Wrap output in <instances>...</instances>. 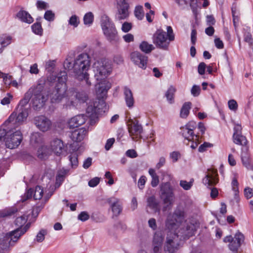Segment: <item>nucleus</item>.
Segmentation results:
<instances>
[{
    "instance_id": "1",
    "label": "nucleus",
    "mask_w": 253,
    "mask_h": 253,
    "mask_svg": "<svg viewBox=\"0 0 253 253\" xmlns=\"http://www.w3.org/2000/svg\"><path fill=\"white\" fill-rule=\"evenodd\" d=\"M93 68L96 80L100 81L97 87V93L103 97L111 87V84L105 80L111 72V65L107 60L101 59L94 63Z\"/></svg>"
},
{
    "instance_id": "2",
    "label": "nucleus",
    "mask_w": 253,
    "mask_h": 253,
    "mask_svg": "<svg viewBox=\"0 0 253 253\" xmlns=\"http://www.w3.org/2000/svg\"><path fill=\"white\" fill-rule=\"evenodd\" d=\"M90 66V58L86 53H82L76 58L74 61V74L80 80H84L88 86L91 83L88 80L89 75L87 71Z\"/></svg>"
},
{
    "instance_id": "3",
    "label": "nucleus",
    "mask_w": 253,
    "mask_h": 253,
    "mask_svg": "<svg viewBox=\"0 0 253 253\" xmlns=\"http://www.w3.org/2000/svg\"><path fill=\"white\" fill-rule=\"evenodd\" d=\"M167 32L163 30L158 29L153 34L152 41L153 43L158 48L168 50L170 42L174 40V34L171 26H167Z\"/></svg>"
},
{
    "instance_id": "4",
    "label": "nucleus",
    "mask_w": 253,
    "mask_h": 253,
    "mask_svg": "<svg viewBox=\"0 0 253 253\" xmlns=\"http://www.w3.org/2000/svg\"><path fill=\"white\" fill-rule=\"evenodd\" d=\"M58 83L56 84L54 89L50 95L52 103H58L65 97L67 87L66 81L67 78V73L64 72H60L58 75Z\"/></svg>"
},
{
    "instance_id": "5",
    "label": "nucleus",
    "mask_w": 253,
    "mask_h": 253,
    "mask_svg": "<svg viewBox=\"0 0 253 253\" xmlns=\"http://www.w3.org/2000/svg\"><path fill=\"white\" fill-rule=\"evenodd\" d=\"M160 188V197L165 204L163 208V211H166L172 204L174 197L173 188L169 182L162 183Z\"/></svg>"
},
{
    "instance_id": "6",
    "label": "nucleus",
    "mask_w": 253,
    "mask_h": 253,
    "mask_svg": "<svg viewBox=\"0 0 253 253\" xmlns=\"http://www.w3.org/2000/svg\"><path fill=\"white\" fill-rule=\"evenodd\" d=\"M33 95L32 99V107L35 110H39L42 108L45 102L47 100L48 97L43 93L42 88H38V85L34 87Z\"/></svg>"
},
{
    "instance_id": "7",
    "label": "nucleus",
    "mask_w": 253,
    "mask_h": 253,
    "mask_svg": "<svg viewBox=\"0 0 253 253\" xmlns=\"http://www.w3.org/2000/svg\"><path fill=\"white\" fill-rule=\"evenodd\" d=\"M17 112H13L9 116L5 123H8L9 127L15 123L20 124L26 119L28 115V110L26 108H17Z\"/></svg>"
},
{
    "instance_id": "8",
    "label": "nucleus",
    "mask_w": 253,
    "mask_h": 253,
    "mask_svg": "<svg viewBox=\"0 0 253 253\" xmlns=\"http://www.w3.org/2000/svg\"><path fill=\"white\" fill-rule=\"evenodd\" d=\"M196 123L194 121L188 122L184 126L180 128V133L185 139L189 141H194L199 139V136L195 134L194 130L196 128Z\"/></svg>"
},
{
    "instance_id": "9",
    "label": "nucleus",
    "mask_w": 253,
    "mask_h": 253,
    "mask_svg": "<svg viewBox=\"0 0 253 253\" xmlns=\"http://www.w3.org/2000/svg\"><path fill=\"white\" fill-rule=\"evenodd\" d=\"M178 235L174 233L168 234L165 245V251L167 253H174L178 249Z\"/></svg>"
},
{
    "instance_id": "10",
    "label": "nucleus",
    "mask_w": 253,
    "mask_h": 253,
    "mask_svg": "<svg viewBox=\"0 0 253 253\" xmlns=\"http://www.w3.org/2000/svg\"><path fill=\"white\" fill-rule=\"evenodd\" d=\"M22 139V134L19 130H16L9 136L4 138L5 145L6 147L10 149H14L18 147Z\"/></svg>"
},
{
    "instance_id": "11",
    "label": "nucleus",
    "mask_w": 253,
    "mask_h": 253,
    "mask_svg": "<svg viewBox=\"0 0 253 253\" xmlns=\"http://www.w3.org/2000/svg\"><path fill=\"white\" fill-rule=\"evenodd\" d=\"M130 58L134 65L143 69H146L148 62V57L146 55L135 51L130 53Z\"/></svg>"
},
{
    "instance_id": "12",
    "label": "nucleus",
    "mask_w": 253,
    "mask_h": 253,
    "mask_svg": "<svg viewBox=\"0 0 253 253\" xmlns=\"http://www.w3.org/2000/svg\"><path fill=\"white\" fill-rule=\"evenodd\" d=\"M127 126L128 132L133 140L141 137V134L143 132V128L137 120H129Z\"/></svg>"
},
{
    "instance_id": "13",
    "label": "nucleus",
    "mask_w": 253,
    "mask_h": 253,
    "mask_svg": "<svg viewBox=\"0 0 253 253\" xmlns=\"http://www.w3.org/2000/svg\"><path fill=\"white\" fill-rule=\"evenodd\" d=\"M43 191L40 186H37L34 189H29L26 193H25L24 197L22 198L21 201L22 202H25L27 199L31 198L33 196V198L35 200H40L43 196Z\"/></svg>"
},
{
    "instance_id": "14",
    "label": "nucleus",
    "mask_w": 253,
    "mask_h": 253,
    "mask_svg": "<svg viewBox=\"0 0 253 253\" xmlns=\"http://www.w3.org/2000/svg\"><path fill=\"white\" fill-rule=\"evenodd\" d=\"M36 126L42 131L48 130L51 125V121L44 116L35 117L34 119Z\"/></svg>"
},
{
    "instance_id": "15",
    "label": "nucleus",
    "mask_w": 253,
    "mask_h": 253,
    "mask_svg": "<svg viewBox=\"0 0 253 253\" xmlns=\"http://www.w3.org/2000/svg\"><path fill=\"white\" fill-rule=\"evenodd\" d=\"M71 94L73 98H71L70 103H67L68 106H75L74 102L72 100L74 98H76L79 102L82 103L85 102L88 99L87 93L83 90L76 91L74 89H72L70 90L68 94Z\"/></svg>"
},
{
    "instance_id": "16",
    "label": "nucleus",
    "mask_w": 253,
    "mask_h": 253,
    "mask_svg": "<svg viewBox=\"0 0 253 253\" xmlns=\"http://www.w3.org/2000/svg\"><path fill=\"white\" fill-rule=\"evenodd\" d=\"M105 102L103 99H99L98 101L93 103V105H89L86 109V113L88 117H91L94 114L100 112V110L103 109L105 106Z\"/></svg>"
},
{
    "instance_id": "17",
    "label": "nucleus",
    "mask_w": 253,
    "mask_h": 253,
    "mask_svg": "<svg viewBox=\"0 0 253 253\" xmlns=\"http://www.w3.org/2000/svg\"><path fill=\"white\" fill-rule=\"evenodd\" d=\"M244 237L241 232H237L234 236V239L228 245V248L233 253L238 252V249L241 245V241H243Z\"/></svg>"
},
{
    "instance_id": "18",
    "label": "nucleus",
    "mask_w": 253,
    "mask_h": 253,
    "mask_svg": "<svg viewBox=\"0 0 253 253\" xmlns=\"http://www.w3.org/2000/svg\"><path fill=\"white\" fill-rule=\"evenodd\" d=\"M57 77L54 75H50L45 78H41L38 82V88L41 87L44 90L48 89L49 86H51L56 81Z\"/></svg>"
},
{
    "instance_id": "19",
    "label": "nucleus",
    "mask_w": 253,
    "mask_h": 253,
    "mask_svg": "<svg viewBox=\"0 0 253 253\" xmlns=\"http://www.w3.org/2000/svg\"><path fill=\"white\" fill-rule=\"evenodd\" d=\"M217 176V170L209 169L208 173L203 178V182L205 185H207L208 187L214 186L218 181Z\"/></svg>"
},
{
    "instance_id": "20",
    "label": "nucleus",
    "mask_w": 253,
    "mask_h": 253,
    "mask_svg": "<svg viewBox=\"0 0 253 253\" xmlns=\"http://www.w3.org/2000/svg\"><path fill=\"white\" fill-rule=\"evenodd\" d=\"M107 202L110 205L112 211L115 216H118L122 211V205L120 200L115 197H111L107 200Z\"/></svg>"
},
{
    "instance_id": "21",
    "label": "nucleus",
    "mask_w": 253,
    "mask_h": 253,
    "mask_svg": "<svg viewBox=\"0 0 253 253\" xmlns=\"http://www.w3.org/2000/svg\"><path fill=\"white\" fill-rule=\"evenodd\" d=\"M29 227V225L27 224L23 229L18 228L16 230H15L7 234L6 238L8 239H10V240L9 241V244H11V242H16L20 238V237L27 231Z\"/></svg>"
},
{
    "instance_id": "22",
    "label": "nucleus",
    "mask_w": 253,
    "mask_h": 253,
    "mask_svg": "<svg viewBox=\"0 0 253 253\" xmlns=\"http://www.w3.org/2000/svg\"><path fill=\"white\" fill-rule=\"evenodd\" d=\"M50 146L52 150L57 156L60 155L66 150L62 141L57 138L54 139L51 141Z\"/></svg>"
},
{
    "instance_id": "23",
    "label": "nucleus",
    "mask_w": 253,
    "mask_h": 253,
    "mask_svg": "<svg viewBox=\"0 0 253 253\" xmlns=\"http://www.w3.org/2000/svg\"><path fill=\"white\" fill-rule=\"evenodd\" d=\"M86 116L81 114L72 118L68 122V126L70 128L77 127L85 123Z\"/></svg>"
},
{
    "instance_id": "24",
    "label": "nucleus",
    "mask_w": 253,
    "mask_h": 253,
    "mask_svg": "<svg viewBox=\"0 0 253 253\" xmlns=\"http://www.w3.org/2000/svg\"><path fill=\"white\" fill-rule=\"evenodd\" d=\"M107 39L110 42L116 41L118 39L117 31L115 25L111 26L103 30Z\"/></svg>"
},
{
    "instance_id": "25",
    "label": "nucleus",
    "mask_w": 253,
    "mask_h": 253,
    "mask_svg": "<svg viewBox=\"0 0 253 253\" xmlns=\"http://www.w3.org/2000/svg\"><path fill=\"white\" fill-rule=\"evenodd\" d=\"M86 132L87 131L85 128H81L73 131L70 137L74 141L80 142L83 140Z\"/></svg>"
},
{
    "instance_id": "26",
    "label": "nucleus",
    "mask_w": 253,
    "mask_h": 253,
    "mask_svg": "<svg viewBox=\"0 0 253 253\" xmlns=\"http://www.w3.org/2000/svg\"><path fill=\"white\" fill-rule=\"evenodd\" d=\"M124 94L127 106L128 108L132 107L134 105V99L131 90L127 86H125L124 88Z\"/></svg>"
},
{
    "instance_id": "27",
    "label": "nucleus",
    "mask_w": 253,
    "mask_h": 253,
    "mask_svg": "<svg viewBox=\"0 0 253 253\" xmlns=\"http://www.w3.org/2000/svg\"><path fill=\"white\" fill-rule=\"evenodd\" d=\"M179 225L180 224L176 221L173 216H172V214H169L168 215L166 221V227L167 229L175 232V230L178 228Z\"/></svg>"
},
{
    "instance_id": "28",
    "label": "nucleus",
    "mask_w": 253,
    "mask_h": 253,
    "mask_svg": "<svg viewBox=\"0 0 253 253\" xmlns=\"http://www.w3.org/2000/svg\"><path fill=\"white\" fill-rule=\"evenodd\" d=\"M147 207L153 210L155 212H160V207L159 202L157 200L155 196H151L147 199Z\"/></svg>"
},
{
    "instance_id": "29",
    "label": "nucleus",
    "mask_w": 253,
    "mask_h": 253,
    "mask_svg": "<svg viewBox=\"0 0 253 253\" xmlns=\"http://www.w3.org/2000/svg\"><path fill=\"white\" fill-rule=\"evenodd\" d=\"M17 17L22 22L27 23H31L33 22V18L31 15L27 11L21 10L17 14Z\"/></svg>"
},
{
    "instance_id": "30",
    "label": "nucleus",
    "mask_w": 253,
    "mask_h": 253,
    "mask_svg": "<svg viewBox=\"0 0 253 253\" xmlns=\"http://www.w3.org/2000/svg\"><path fill=\"white\" fill-rule=\"evenodd\" d=\"M241 159L243 164L248 169L252 168L250 164V156L248 152L247 149H243L241 153Z\"/></svg>"
},
{
    "instance_id": "31",
    "label": "nucleus",
    "mask_w": 253,
    "mask_h": 253,
    "mask_svg": "<svg viewBox=\"0 0 253 253\" xmlns=\"http://www.w3.org/2000/svg\"><path fill=\"white\" fill-rule=\"evenodd\" d=\"M139 47L142 52L146 54H149L151 53V51L155 48L153 44L149 43L146 41L142 42L140 43Z\"/></svg>"
},
{
    "instance_id": "32",
    "label": "nucleus",
    "mask_w": 253,
    "mask_h": 253,
    "mask_svg": "<svg viewBox=\"0 0 253 253\" xmlns=\"http://www.w3.org/2000/svg\"><path fill=\"white\" fill-rule=\"evenodd\" d=\"M191 105L192 103L190 102H186L183 104L180 113V116L181 118L185 119L188 117Z\"/></svg>"
},
{
    "instance_id": "33",
    "label": "nucleus",
    "mask_w": 253,
    "mask_h": 253,
    "mask_svg": "<svg viewBox=\"0 0 253 253\" xmlns=\"http://www.w3.org/2000/svg\"><path fill=\"white\" fill-rule=\"evenodd\" d=\"M233 141L235 143L241 145L247 144V140L245 136L242 134L234 133L233 135Z\"/></svg>"
},
{
    "instance_id": "34",
    "label": "nucleus",
    "mask_w": 253,
    "mask_h": 253,
    "mask_svg": "<svg viewBox=\"0 0 253 253\" xmlns=\"http://www.w3.org/2000/svg\"><path fill=\"white\" fill-rule=\"evenodd\" d=\"M114 24L111 21L109 17L106 15H103L101 17V26L102 30L114 25Z\"/></svg>"
},
{
    "instance_id": "35",
    "label": "nucleus",
    "mask_w": 253,
    "mask_h": 253,
    "mask_svg": "<svg viewBox=\"0 0 253 253\" xmlns=\"http://www.w3.org/2000/svg\"><path fill=\"white\" fill-rule=\"evenodd\" d=\"M173 217L179 224H180L185 219L184 212L180 210L176 209L172 214Z\"/></svg>"
},
{
    "instance_id": "36",
    "label": "nucleus",
    "mask_w": 253,
    "mask_h": 253,
    "mask_svg": "<svg viewBox=\"0 0 253 253\" xmlns=\"http://www.w3.org/2000/svg\"><path fill=\"white\" fill-rule=\"evenodd\" d=\"M17 211L15 207H11L0 211V217H7L11 216Z\"/></svg>"
},
{
    "instance_id": "37",
    "label": "nucleus",
    "mask_w": 253,
    "mask_h": 253,
    "mask_svg": "<svg viewBox=\"0 0 253 253\" xmlns=\"http://www.w3.org/2000/svg\"><path fill=\"white\" fill-rule=\"evenodd\" d=\"M68 172V170L62 169L58 171L57 175L56 178L55 187H58L61 183L63 181L65 176Z\"/></svg>"
},
{
    "instance_id": "38",
    "label": "nucleus",
    "mask_w": 253,
    "mask_h": 253,
    "mask_svg": "<svg viewBox=\"0 0 253 253\" xmlns=\"http://www.w3.org/2000/svg\"><path fill=\"white\" fill-rule=\"evenodd\" d=\"M129 11L117 9L115 15V19L117 21H121L126 19L129 16Z\"/></svg>"
},
{
    "instance_id": "39",
    "label": "nucleus",
    "mask_w": 253,
    "mask_h": 253,
    "mask_svg": "<svg viewBox=\"0 0 253 253\" xmlns=\"http://www.w3.org/2000/svg\"><path fill=\"white\" fill-rule=\"evenodd\" d=\"M149 173L151 175L152 177V180L151 182V184L152 187H156L159 183V176L157 175L155 171L153 169H149Z\"/></svg>"
},
{
    "instance_id": "40",
    "label": "nucleus",
    "mask_w": 253,
    "mask_h": 253,
    "mask_svg": "<svg viewBox=\"0 0 253 253\" xmlns=\"http://www.w3.org/2000/svg\"><path fill=\"white\" fill-rule=\"evenodd\" d=\"M176 91V88L173 86H170L166 93V97L168 101L172 103L173 102L174 94Z\"/></svg>"
},
{
    "instance_id": "41",
    "label": "nucleus",
    "mask_w": 253,
    "mask_h": 253,
    "mask_svg": "<svg viewBox=\"0 0 253 253\" xmlns=\"http://www.w3.org/2000/svg\"><path fill=\"white\" fill-rule=\"evenodd\" d=\"M196 231L195 226L194 224H188L186 227V230L184 235V238H189L191 236H192L194 232Z\"/></svg>"
},
{
    "instance_id": "42",
    "label": "nucleus",
    "mask_w": 253,
    "mask_h": 253,
    "mask_svg": "<svg viewBox=\"0 0 253 253\" xmlns=\"http://www.w3.org/2000/svg\"><path fill=\"white\" fill-rule=\"evenodd\" d=\"M164 237L163 236L162 233L157 232L156 233L153 237V245H157L159 246H162L163 242L164 241Z\"/></svg>"
},
{
    "instance_id": "43",
    "label": "nucleus",
    "mask_w": 253,
    "mask_h": 253,
    "mask_svg": "<svg viewBox=\"0 0 253 253\" xmlns=\"http://www.w3.org/2000/svg\"><path fill=\"white\" fill-rule=\"evenodd\" d=\"M134 15L138 20H142L144 16V12L143 7L141 5H138L135 7L134 10Z\"/></svg>"
},
{
    "instance_id": "44",
    "label": "nucleus",
    "mask_w": 253,
    "mask_h": 253,
    "mask_svg": "<svg viewBox=\"0 0 253 253\" xmlns=\"http://www.w3.org/2000/svg\"><path fill=\"white\" fill-rule=\"evenodd\" d=\"M193 182V178L191 179L189 182H187L186 180H181L180 181L179 185L185 190H189L192 187Z\"/></svg>"
},
{
    "instance_id": "45",
    "label": "nucleus",
    "mask_w": 253,
    "mask_h": 253,
    "mask_svg": "<svg viewBox=\"0 0 253 253\" xmlns=\"http://www.w3.org/2000/svg\"><path fill=\"white\" fill-rule=\"evenodd\" d=\"M69 160L73 168H76L78 166V155L76 153H72L70 155Z\"/></svg>"
},
{
    "instance_id": "46",
    "label": "nucleus",
    "mask_w": 253,
    "mask_h": 253,
    "mask_svg": "<svg viewBox=\"0 0 253 253\" xmlns=\"http://www.w3.org/2000/svg\"><path fill=\"white\" fill-rule=\"evenodd\" d=\"M129 8V4L128 2H124L120 0H117V8L122 9L124 10H128Z\"/></svg>"
},
{
    "instance_id": "47",
    "label": "nucleus",
    "mask_w": 253,
    "mask_h": 253,
    "mask_svg": "<svg viewBox=\"0 0 253 253\" xmlns=\"http://www.w3.org/2000/svg\"><path fill=\"white\" fill-rule=\"evenodd\" d=\"M47 230L42 229L37 234L36 236V240L38 242H42L45 238V236L47 234Z\"/></svg>"
},
{
    "instance_id": "48",
    "label": "nucleus",
    "mask_w": 253,
    "mask_h": 253,
    "mask_svg": "<svg viewBox=\"0 0 253 253\" xmlns=\"http://www.w3.org/2000/svg\"><path fill=\"white\" fill-rule=\"evenodd\" d=\"M93 19V14L89 12L85 14L84 17V22L85 25H89L92 24Z\"/></svg>"
},
{
    "instance_id": "49",
    "label": "nucleus",
    "mask_w": 253,
    "mask_h": 253,
    "mask_svg": "<svg viewBox=\"0 0 253 253\" xmlns=\"http://www.w3.org/2000/svg\"><path fill=\"white\" fill-rule=\"evenodd\" d=\"M32 29L35 34L41 35L42 33V29L40 23L37 22L32 26Z\"/></svg>"
},
{
    "instance_id": "50",
    "label": "nucleus",
    "mask_w": 253,
    "mask_h": 253,
    "mask_svg": "<svg viewBox=\"0 0 253 253\" xmlns=\"http://www.w3.org/2000/svg\"><path fill=\"white\" fill-rule=\"evenodd\" d=\"M11 38L10 37H5L4 36L0 37V45L3 48L10 43Z\"/></svg>"
},
{
    "instance_id": "51",
    "label": "nucleus",
    "mask_w": 253,
    "mask_h": 253,
    "mask_svg": "<svg viewBox=\"0 0 253 253\" xmlns=\"http://www.w3.org/2000/svg\"><path fill=\"white\" fill-rule=\"evenodd\" d=\"M27 220V217L26 215H22L20 217H17L15 221V224L19 227L22 226L24 225Z\"/></svg>"
},
{
    "instance_id": "52",
    "label": "nucleus",
    "mask_w": 253,
    "mask_h": 253,
    "mask_svg": "<svg viewBox=\"0 0 253 253\" xmlns=\"http://www.w3.org/2000/svg\"><path fill=\"white\" fill-rule=\"evenodd\" d=\"M64 67L66 70H73L74 73V63L72 64L71 58H67L64 62Z\"/></svg>"
},
{
    "instance_id": "53",
    "label": "nucleus",
    "mask_w": 253,
    "mask_h": 253,
    "mask_svg": "<svg viewBox=\"0 0 253 253\" xmlns=\"http://www.w3.org/2000/svg\"><path fill=\"white\" fill-rule=\"evenodd\" d=\"M79 22L80 21L78 17L75 15L72 16L69 20V24L73 26L74 27H77Z\"/></svg>"
},
{
    "instance_id": "54",
    "label": "nucleus",
    "mask_w": 253,
    "mask_h": 253,
    "mask_svg": "<svg viewBox=\"0 0 253 253\" xmlns=\"http://www.w3.org/2000/svg\"><path fill=\"white\" fill-rule=\"evenodd\" d=\"M42 141V137L39 133H33L31 137L32 143H38Z\"/></svg>"
},
{
    "instance_id": "55",
    "label": "nucleus",
    "mask_w": 253,
    "mask_h": 253,
    "mask_svg": "<svg viewBox=\"0 0 253 253\" xmlns=\"http://www.w3.org/2000/svg\"><path fill=\"white\" fill-rule=\"evenodd\" d=\"M228 105L229 108L232 111H236L238 109V104L234 99L229 100Z\"/></svg>"
},
{
    "instance_id": "56",
    "label": "nucleus",
    "mask_w": 253,
    "mask_h": 253,
    "mask_svg": "<svg viewBox=\"0 0 253 253\" xmlns=\"http://www.w3.org/2000/svg\"><path fill=\"white\" fill-rule=\"evenodd\" d=\"M34 90V87H31L25 94L24 97L23 98V99L25 101H27V102H29L30 99L31 98L32 99Z\"/></svg>"
},
{
    "instance_id": "57",
    "label": "nucleus",
    "mask_w": 253,
    "mask_h": 253,
    "mask_svg": "<svg viewBox=\"0 0 253 253\" xmlns=\"http://www.w3.org/2000/svg\"><path fill=\"white\" fill-rule=\"evenodd\" d=\"M132 27V24L127 22H124L122 26V30L125 33L129 32Z\"/></svg>"
},
{
    "instance_id": "58",
    "label": "nucleus",
    "mask_w": 253,
    "mask_h": 253,
    "mask_svg": "<svg viewBox=\"0 0 253 253\" xmlns=\"http://www.w3.org/2000/svg\"><path fill=\"white\" fill-rule=\"evenodd\" d=\"M211 146H212V144L205 142L199 146L198 151L200 152H204L207 150L208 148L211 147Z\"/></svg>"
},
{
    "instance_id": "59",
    "label": "nucleus",
    "mask_w": 253,
    "mask_h": 253,
    "mask_svg": "<svg viewBox=\"0 0 253 253\" xmlns=\"http://www.w3.org/2000/svg\"><path fill=\"white\" fill-rule=\"evenodd\" d=\"M89 218V215L86 211H82L81 212L78 216V218L79 220H81L82 221H85L88 220Z\"/></svg>"
},
{
    "instance_id": "60",
    "label": "nucleus",
    "mask_w": 253,
    "mask_h": 253,
    "mask_svg": "<svg viewBox=\"0 0 253 253\" xmlns=\"http://www.w3.org/2000/svg\"><path fill=\"white\" fill-rule=\"evenodd\" d=\"M44 18L47 21H53L54 19V14L51 10H47L45 12Z\"/></svg>"
},
{
    "instance_id": "61",
    "label": "nucleus",
    "mask_w": 253,
    "mask_h": 253,
    "mask_svg": "<svg viewBox=\"0 0 253 253\" xmlns=\"http://www.w3.org/2000/svg\"><path fill=\"white\" fill-rule=\"evenodd\" d=\"M99 181H100V178L97 177H95L91 179V180H90L88 181V184L90 187H95L96 186H97L99 184Z\"/></svg>"
},
{
    "instance_id": "62",
    "label": "nucleus",
    "mask_w": 253,
    "mask_h": 253,
    "mask_svg": "<svg viewBox=\"0 0 253 253\" xmlns=\"http://www.w3.org/2000/svg\"><path fill=\"white\" fill-rule=\"evenodd\" d=\"M200 87L199 86L194 85L192 87L191 92V94L194 96H197L200 94Z\"/></svg>"
},
{
    "instance_id": "63",
    "label": "nucleus",
    "mask_w": 253,
    "mask_h": 253,
    "mask_svg": "<svg viewBox=\"0 0 253 253\" xmlns=\"http://www.w3.org/2000/svg\"><path fill=\"white\" fill-rule=\"evenodd\" d=\"M207 67L206 64L204 62H201L198 67V71L199 74L204 75L205 72V69Z\"/></svg>"
},
{
    "instance_id": "64",
    "label": "nucleus",
    "mask_w": 253,
    "mask_h": 253,
    "mask_svg": "<svg viewBox=\"0 0 253 253\" xmlns=\"http://www.w3.org/2000/svg\"><path fill=\"white\" fill-rule=\"evenodd\" d=\"M55 66L54 61L53 60H49L46 63L45 69L48 72H51Z\"/></svg>"
}]
</instances>
